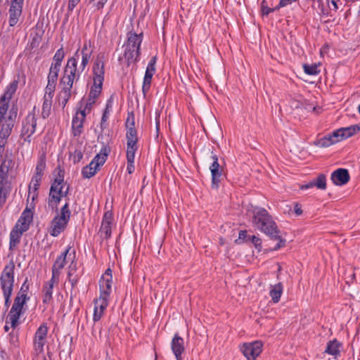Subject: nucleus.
I'll use <instances>...</instances> for the list:
<instances>
[{
  "mask_svg": "<svg viewBox=\"0 0 360 360\" xmlns=\"http://www.w3.org/2000/svg\"><path fill=\"white\" fill-rule=\"evenodd\" d=\"M99 170V168H97L96 165H94V167H90V166H85L82 169V177L84 179H90L94 176Z\"/></svg>",
  "mask_w": 360,
  "mask_h": 360,
  "instance_id": "obj_44",
  "label": "nucleus"
},
{
  "mask_svg": "<svg viewBox=\"0 0 360 360\" xmlns=\"http://www.w3.org/2000/svg\"><path fill=\"white\" fill-rule=\"evenodd\" d=\"M30 290V283L28 281V278L26 277L23 283L22 284L19 292L17 294L16 297H20L21 299L25 300H30V297L28 295V291Z\"/></svg>",
  "mask_w": 360,
  "mask_h": 360,
  "instance_id": "obj_38",
  "label": "nucleus"
},
{
  "mask_svg": "<svg viewBox=\"0 0 360 360\" xmlns=\"http://www.w3.org/2000/svg\"><path fill=\"white\" fill-rule=\"evenodd\" d=\"M77 262L75 260V259L71 262L68 266V271L67 274V278L71 284L72 289L77 287V285L78 283L79 276L77 274Z\"/></svg>",
  "mask_w": 360,
  "mask_h": 360,
  "instance_id": "obj_22",
  "label": "nucleus"
},
{
  "mask_svg": "<svg viewBox=\"0 0 360 360\" xmlns=\"http://www.w3.org/2000/svg\"><path fill=\"white\" fill-rule=\"evenodd\" d=\"M343 139H348L349 137L353 136L360 131V125L359 124H352L347 127H341L340 128Z\"/></svg>",
  "mask_w": 360,
  "mask_h": 360,
  "instance_id": "obj_33",
  "label": "nucleus"
},
{
  "mask_svg": "<svg viewBox=\"0 0 360 360\" xmlns=\"http://www.w3.org/2000/svg\"><path fill=\"white\" fill-rule=\"evenodd\" d=\"M15 263L11 259L6 264L0 276V286L1 290H13L15 282Z\"/></svg>",
  "mask_w": 360,
  "mask_h": 360,
  "instance_id": "obj_6",
  "label": "nucleus"
},
{
  "mask_svg": "<svg viewBox=\"0 0 360 360\" xmlns=\"http://www.w3.org/2000/svg\"><path fill=\"white\" fill-rule=\"evenodd\" d=\"M70 249L71 246H68L65 251H63L60 255L57 257L56 259L55 260L53 264L52 269L60 271V270L65 267L66 264L67 256Z\"/></svg>",
  "mask_w": 360,
  "mask_h": 360,
  "instance_id": "obj_27",
  "label": "nucleus"
},
{
  "mask_svg": "<svg viewBox=\"0 0 360 360\" xmlns=\"http://www.w3.org/2000/svg\"><path fill=\"white\" fill-rule=\"evenodd\" d=\"M113 220V213L112 210L105 212L102 219V224H112Z\"/></svg>",
  "mask_w": 360,
  "mask_h": 360,
  "instance_id": "obj_55",
  "label": "nucleus"
},
{
  "mask_svg": "<svg viewBox=\"0 0 360 360\" xmlns=\"http://www.w3.org/2000/svg\"><path fill=\"white\" fill-rule=\"evenodd\" d=\"M43 25V22L40 23L39 22H38L35 25L36 29L39 30V32H36L34 34L32 33L30 34V40L28 44L30 50H33L39 46L44 34Z\"/></svg>",
  "mask_w": 360,
  "mask_h": 360,
  "instance_id": "obj_21",
  "label": "nucleus"
},
{
  "mask_svg": "<svg viewBox=\"0 0 360 360\" xmlns=\"http://www.w3.org/2000/svg\"><path fill=\"white\" fill-rule=\"evenodd\" d=\"M8 108V101H2V98H0V118L4 120L5 115Z\"/></svg>",
  "mask_w": 360,
  "mask_h": 360,
  "instance_id": "obj_51",
  "label": "nucleus"
},
{
  "mask_svg": "<svg viewBox=\"0 0 360 360\" xmlns=\"http://www.w3.org/2000/svg\"><path fill=\"white\" fill-rule=\"evenodd\" d=\"M155 72L156 71L146 70L142 84V92L144 98H146L147 94L150 89L153 77Z\"/></svg>",
  "mask_w": 360,
  "mask_h": 360,
  "instance_id": "obj_28",
  "label": "nucleus"
},
{
  "mask_svg": "<svg viewBox=\"0 0 360 360\" xmlns=\"http://www.w3.org/2000/svg\"><path fill=\"white\" fill-rule=\"evenodd\" d=\"M335 143V141H333L329 135H326L323 136L322 138H320L315 141L314 142V144L316 146L321 147V148H326L328 146H330Z\"/></svg>",
  "mask_w": 360,
  "mask_h": 360,
  "instance_id": "obj_39",
  "label": "nucleus"
},
{
  "mask_svg": "<svg viewBox=\"0 0 360 360\" xmlns=\"http://www.w3.org/2000/svg\"><path fill=\"white\" fill-rule=\"evenodd\" d=\"M283 290V286L281 282H279L274 285H271L269 295L274 303H277L280 301Z\"/></svg>",
  "mask_w": 360,
  "mask_h": 360,
  "instance_id": "obj_30",
  "label": "nucleus"
},
{
  "mask_svg": "<svg viewBox=\"0 0 360 360\" xmlns=\"http://www.w3.org/2000/svg\"><path fill=\"white\" fill-rule=\"evenodd\" d=\"M108 1V0H89V3H93V6L96 9V10H101L102 9L105 4H106V2Z\"/></svg>",
  "mask_w": 360,
  "mask_h": 360,
  "instance_id": "obj_62",
  "label": "nucleus"
},
{
  "mask_svg": "<svg viewBox=\"0 0 360 360\" xmlns=\"http://www.w3.org/2000/svg\"><path fill=\"white\" fill-rule=\"evenodd\" d=\"M18 108L17 104H13L8 111V115L4 120H8L11 122L15 123L17 115H18Z\"/></svg>",
  "mask_w": 360,
  "mask_h": 360,
  "instance_id": "obj_47",
  "label": "nucleus"
},
{
  "mask_svg": "<svg viewBox=\"0 0 360 360\" xmlns=\"http://www.w3.org/2000/svg\"><path fill=\"white\" fill-rule=\"evenodd\" d=\"M46 341H39L34 340V350L37 354H41L44 352V347Z\"/></svg>",
  "mask_w": 360,
  "mask_h": 360,
  "instance_id": "obj_57",
  "label": "nucleus"
},
{
  "mask_svg": "<svg viewBox=\"0 0 360 360\" xmlns=\"http://www.w3.org/2000/svg\"><path fill=\"white\" fill-rule=\"evenodd\" d=\"M18 83L19 78L18 79H14L6 86L4 94L1 96V98H2V101L7 100L9 101L12 98L18 89Z\"/></svg>",
  "mask_w": 360,
  "mask_h": 360,
  "instance_id": "obj_29",
  "label": "nucleus"
},
{
  "mask_svg": "<svg viewBox=\"0 0 360 360\" xmlns=\"http://www.w3.org/2000/svg\"><path fill=\"white\" fill-rule=\"evenodd\" d=\"M101 232L105 234V238L106 239L110 238L112 233L111 224H104L101 223Z\"/></svg>",
  "mask_w": 360,
  "mask_h": 360,
  "instance_id": "obj_59",
  "label": "nucleus"
},
{
  "mask_svg": "<svg viewBox=\"0 0 360 360\" xmlns=\"http://www.w3.org/2000/svg\"><path fill=\"white\" fill-rule=\"evenodd\" d=\"M92 53H93V50H90L88 48L87 43L85 42L83 45L82 49L81 50L79 49V55L81 54V56H82V61L79 66V72H82L86 69V68L88 65L89 62L90 60Z\"/></svg>",
  "mask_w": 360,
  "mask_h": 360,
  "instance_id": "obj_23",
  "label": "nucleus"
},
{
  "mask_svg": "<svg viewBox=\"0 0 360 360\" xmlns=\"http://www.w3.org/2000/svg\"><path fill=\"white\" fill-rule=\"evenodd\" d=\"M49 328L46 323H43L40 325V326L37 328L34 340H37L39 341H46L47 334H48Z\"/></svg>",
  "mask_w": 360,
  "mask_h": 360,
  "instance_id": "obj_36",
  "label": "nucleus"
},
{
  "mask_svg": "<svg viewBox=\"0 0 360 360\" xmlns=\"http://www.w3.org/2000/svg\"><path fill=\"white\" fill-rule=\"evenodd\" d=\"M94 82L90 89L88 96L91 98V99H96L99 97L102 92L103 85L104 81L96 79H93Z\"/></svg>",
  "mask_w": 360,
  "mask_h": 360,
  "instance_id": "obj_31",
  "label": "nucleus"
},
{
  "mask_svg": "<svg viewBox=\"0 0 360 360\" xmlns=\"http://www.w3.org/2000/svg\"><path fill=\"white\" fill-rule=\"evenodd\" d=\"M72 91L68 90L62 89L59 94V102L60 104L65 108L66 104L68 103L70 98L71 97Z\"/></svg>",
  "mask_w": 360,
  "mask_h": 360,
  "instance_id": "obj_46",
  "label": "nucleus"
},
{
  "mask_svg": "<svg viewBox=\"0 0 360 360\" xmlns=\"http://www.w3.org/2000/svg\"><path fill=\"white\" fill-rule=\"evenodd\" d=\"M342 347V344L337 339H333L328 342L325 352L332 356H339L340 354V349Z\"/></svg>",
  "mask_w": 360,
  "mask_h": 360,
  "instance_id": "obj_25",
  "label": "nucleus"
},
{
  "mask_svg": "<svg viewBox=\"0 0 360 360\" xmlns=\"http://www.w3.org/2000/svg\"><path fill=\"white\" fill-rule=\"evenodd\" d=\"M157 60H158L157 56H153L150 58V60L146 67V70L156 71L155 65H156Z\"/></svg>",
  "mask_w": 360,
  "mask_h": 360,
  "instance_id": "obj_64",
  "label": "nucleus"
},
{
  "mask_svg": "<svg viewBox=\"0 0 360 360\" xmlns=\"http://www.w3.org/2000/svg\"><path fill=\"white\" fill-rule=\"evenodd\" d=\"M25 312L17 311V310H12L11 309L10 311L8 312V314L6 319V324H11V327L13 329H15L21 323L20 321V319L22 315H23Z\"/></svg>",
  "mask_w": 360,
  "mask_h": 360,
  "instance_id": "obj_24",
  "label": "nucleus"
},
{
  "mask_svg": "<svg viewBox=\"0 0 360 360\" xmlns=\"http://www.w3.org/2000/svg\"><path fill=\"white\" fill-rule=\"evenodd\" d=\"M341 134H342V131L340 128L338 129L333 131L332 133L329 134V135L330 136L332 140L333 141H335V143H336L338 142H340V141L344 140L343 138H341V136H342V135H341Z\"/></svg>",
  "mask_w": 360,
  "mask_h": 360,
  "instance_id": "obj_58",
  "label": "nucleus"
},
{
  "mask_svg": "<svg viewBox=\"0 0 360 360\" xmlns=\"http://www.w3.org/2000/svg\"><path fill=\"white\" fill-rule=\"evenodd\" d=\"M79 57V49H78L74 55L69 58L64 68L63 72L76 77V83L78 82L82 72H79V68H77V60Z\"/></svg>",
  "mask_w": 360,
  "mask_h": 360,
  "instance_id": "obj_12",
  "label": "nucleus"
},
{
  "mask_svg": "<svg viewBox=\"0 0 360 360\" xmlns=\"http://www.w3.org/2000/svg\"><path fill=\"white\" fill-rule=\"evenodd\" d=\"M136 152H127V170L129 174L134 172V158Z\"/></svg>",
  "mask_w": 360,
  "mask_h": 360,
  "instance_id": "obj_45",
  "label": "nucleus"
},
{
  "mask_svg": "<svg viewBox=\"0 0 360 360\" xmlns=\"http://www.w3.org/2000/svg\"><path fill=\"white\" fill-rule=\"evenodd\" d=\"M56 212V215L62 217L63 219H65L70 221L71 217V210L70 209L69 202L65 201V203L61 207L60 210H58V212Z\"/></svg>",
  "mask_w": 360,
  "mask_h": 360,
  "instance_id": "obj_41",
  "label": "nucleus"
},
{
  "mask_svg": "<svg viewBox=\"0 0 360 360\" xmlns=\"http://www.w3.org/2000/svg\"><path fill=\"white\" fill-rule=\"evenodd\" d=\"M60 274V271L58 270L52 269V276L50 281L46 282V283H51L52 285H54L55 283H58L59 281V276Z\"/></svg>",
  "mask_w": 360,
  "mask_h": 360,
  "instance_id": "obj_61",
  "label": "nucleus"
},
{
  "mask_svg": "<svg viewBox=\"0 0 360 360\" xmlns=\"http://www.w3.org/2000/svg\"><path fill=\"white\" fill-rule=\"evenodd\" d=\"M252 223L257 229L264 233L270 240L277 241L273 248L264 249V253L277 251L285 247L286 240L283 237L282 231L265 208L255 207L252 212Z\"/></svg>",
  "mask_w": 360,
  "mask_h": 360,
  "instance_id": "obj_1",
  "label": "nucleus"
},
{
  "mask_svg": "<svg viewBox=\"0 0 360 360\" xmlns=\"http://www.w3.org/2000/svg\"><path fill=\"white\" fill-rule=\"evenodd\" d=\"M326 176L324 174H319L316 178L314 179L307 184L300 186V189L306 190L313 187H316L320 190L326 189Z\"/></svg>",
  "mask_w": 360,
  "mask_h": 360,
  "instance_id": "obj_20",
  "label": "nucleus"
},
{
  "mask_svg": "<svg viewBox=\"0 0 360 360\" xmlns=\"http://www.w3.org/2000/svg\"><path fill=\"white\" fill-rule=\"evenodd\" d=\"M64 188V185L51 184L48 196V206L52 210L58 212V206L62 200V188Z\"/></svg>",
  "mask_w": 360,
  "mask_h": 360,
  "instance_id": "obj_10",
  "label": "nucleus"
},
{
  "mask_svg": "<svg viewBox=\"0 0 360 360\" xmlns=\"http://www.w3.org/2000/svg\"><path fill=\"white\" fill-rule=\"evenodd\" d=\"M127 41L124 44L123 48L124 54L123 57L120 56L118 61L121 63L124 58V63L127 67H129L132 63H137L141 58V44L143 41V32L136 34L134 32L130 31L127 33Z\"/></svg>",
  "mask_w": 360,
  "mask_h": 360,
  "instance_id": "obj_2",
  "label": "nucleus"
},
{
  "mask_svg": "<svg viewBox=\"0 0 360 360\" xmlns=\"http://www.w3.org/2000/svg\"><path fill=\"white\" fill-rule=\"evenodd\" d=\"M37 128V118L34 110L30 112L22 122V129L20 136L24 141L30 143L31 136L35 132Z\"/></svg>",
  "mask_w": 360,
  "mask_h": 360,
  "instance_id": "obj_7",
  "label": "nucleus"
},
{
  "mask_svg": "<svg viewBox=\"0 0 360 360\" xmlns=\"http://www.w3.org/2000/svg\"><path fill=\"white\" fill-rule=\"evenodd\" d=\"M210 170L211 172L212 178L211 188L217 191L223 179V168L220 166V165L214 164V165L210 166Z\"/></svg>",
  "mask_w": 360,
  "mask_h": 360,
  "instance_id": "obj_16",
  "label": "nucleus"
},
{
  "mask_svg": "<svg viewBox=\"0 0 360 360\" xmlns=\"http://www.w3.org/2000/svg\"><path fill=\"white\" fill-rule=\"evenodd\" d=\"M46 169V158L44 155L41 156L37 163L36 165V171L44 173V169Z\"/></svg>",
  "mask_w": 360,
  "mask_h": 360,
  "instance_id": "obj_54",
  "label": "nucleus"
},
{
  "mask_svg": "<svg viewBox=\"0 0 360 360\" xmlns=\"http://www.w3.org/2000/svg\"><path fill=\"white\" fill-rule=\"evenodd\" d=\"M53 285L51 283H44L43 285L42 302L48 304L53 300Z\"/></svg>",
  "mask_w": 360,
  "mask_h": 360,
  "instance_id": "obj_34",
  "label": "nucleus"
},
{
  "mask_svg": "<svg viewBox=\"0 0 360 360\" xmlns=\"http://www.w3.org/2000/svg\"><path fill=\"white\" fill-rule=\"evenodd\" d=\"M270 13H272V8H269L268 6V4L266 0H262L261 2L262 15H268Z\"/></svg>",
  "mask_w": 360,
  "mask_h": 360,
  "instance_id": "obj_60",
  "label": "nucleus"
},
{
  "mask_svg": "<svg viewBox=\"0 0 360 360\" xmlns=\"http://www.w3.org/2000/svg\"><path fill=\"white\" fill-rule=\"evenodd\" d=\"M319 65L320 63H314L311 65L304 63L303 64V70L304 73L308 75H317L320 72V70L319 69Z\"/></svg>",
  "mask_w": 360,
  "mask_h": 360,
  "instance_id": "obj_43",
  "label": "nucleus"
},
{
  "mask_svg": "<svg viewBox=\"0 0 360 360\" xmlns=\"http://www.w3.org/2000/svg\"><path fill=\"white\" fill-rule=\"evenodd\" d=\"M22 4H15L14 2H11L10 8L8 10V24L10 27H14L18 22L22 12Z\"/></svg>",
  "mask_w": 360,
  "mask_h": 360,
  "instance_id": "obj_18",
  "label": "nucleus"
},
{
  "mask_svg": "<svg viewBox=\"0 0 360 360\" xmlns=\"http://www.w3.org/2000/svg\"><path fill=\"white\" fill-rule=\"evenodd\" d=\"M43 175H44V173L39 172L35 170V173L33 175V176L32 177L31 184H33L34 192H37V193L33 195L32 200H34V198L37 197L38 190L39 188L40 183H41Z\"/></svg>",
  "mask_w": 360,
  "mask_h": 360,
  "instance_id": "obj_37",
  "label": "nucleus"
},
{
  "mask_svg": "<svg viewBox=\"0 0 360 360\" xmlns=\"http://www.w3.org/2000/svg\"><path fill=\"white\" fill-rule=\"evenodd\" d=\"M12 163V159L6 160V158H4L0 165V205L6 202L11 191L10 187H7L6 184H8V172Z\"/></svg>",
  "mask_w": 360,
  "mask_h": 360,
  "instance_id": "obj_5",
  "label": "nucleus"
},
{
  "mask_svg": "<svg viewBox=\"0 0 360 360\" xmlns=\"http://www.w3.org/2000/svg\"><path fill=\"white\" fill-rule=\"evenodd\" d=\"M2 293L4 297V306L6 309H8L10 304H11V297L13 294V290H2Z\"/></svg>",
  "mask_w": 360,
  "mask_h": 360,
  "instance_id": "obj_56",
  "label": "nucleus"
},
{
  "mask_svg": "<svg viewBox=\"0 0 360 360\" xmlns=\"http://www.w3.org/2000/svg\"><path fill=\"white\" fill-rule=\"evenodd\" d=\"M84 122H79L77 124L72 123V133L73 136H79L82 132Z\"/></svg>",
  "mask_w": 360,
  "mask_h": 360,
  "instance_id": "obj_50",
  "label": "nucleus"
},
{
  "mask_svg": "<svg viewBox=\"0 0 360 360\" xmlns=\"http://www.w3.org/2000/svg\"><path fill=\"white\" fill-rule=\"evenodd\" d=\"M52 105V98H48L44 97V101L42 105L41 116L44 119L49 117L51 113V109Z\"/></svg>",
  "mask_w": 360,
  "mask_h": 360,
  "instance_id": "obj_42",
  "label": "nucleus"
},
{
  "mask_svg": "<svg viewBox=\"0 0 360 360\" xmlns=\"http://www.w3.org/2000/svg\"><path fill=\"white\" fill-rule=\"evenodd\" d=\"M108 305V299L99 297V298L94 300V309L93 320L94 322L98 321L103 314L104 310Z\"/></svg>",
  "mask_w": 360,
  "mask_h": 360,
  "instance_id": "obj_17",
  "label": "nucleus"
},
{
  "mask_svg": "<svg viewBox=\"0 0 360 360\" xmlns=\"http://www.w3.org/2000/svg\"><path fill=\"white\" fill-rule=\"evenodd\" d=\"M263 343L262 341L244 343L240 351L248 360H255L262 352Z\"/></svg>",
  "mask_w": 360,
  "mask_h": 360,
  "instance_id": "obj_8",
  "label": "nucleus"
},
{
  "mask_svg": "<svg viewBox=\"0 0 360 360\" xmlns=\"http://www.w3.org/2000/svg\"><path fill=\"white\" fill-rule=\"evenodd\" d=\"M112 275L110 268H108L99 281V297L109 299L112 291Z\"/></svg>",
  "mask_w": 360,
  "mask_h": 360,
  "instance_id": "obj_11",
  "label": "nucleus"
},
{
  "mask_svg": "<svg viewBox=\"0 0 360 360\" xmlns=\"http://www.w3.org/2000/svg\"><path fill=\"white\" fill-rule=\"evenodd\" d=\"M127 152H136L138 150V132L135 128V117L133 111L128 112L125 122Z\"/></svg>",
  "mask_w": 360,
  "mask_h": 360,
  "instance_id": "obj_4",
  "label": "nucleus"
},
{
  "mask_svg": "<svg viewBox=\"0 0 360 360\" xmlns=\"http://www.w3.org/2000/svg\"><path fill=\"white\" fill-rule=\"evenodd\" d=\"M56 85L54 84L47 83V85L45 88V94L44 97L53 98L56 90Z\"/></svg>",
  "mask_w": 360,
  "mask_h": 360,
  "instance_id": "obj_52",
  "label": "nucleus"
},
{
  "mask_svg": "<svg viewBox=\"0 0 360 360\" xmlns=\"http://www.w3.org/2000/svg\"><path fill=\"white\" fill-rule=\"evenodd\" d=\"M330 179L335 185L343 186L349 182L350 176L348 169L338 168L331 174Z\"/></svg>",
  "mask_w": 360,
  "mask_h": 360,
  "instance_id": "obj_15",
  "label": "nucleus"
},
{
  "mask_svg": "<svg viewBox=\"0 0 360 360\" xmlns=\"http://www.w3.org/2000/svg\"><path fill=\"white\" fill-rule=\"evenodd\" d=\"M102 148L99 152V153L96 154L95 157L93 158V162H95V165L97 168L101 167V166L103 165L109 154L111 152V148L109 146V143L101 142Z\"/></svg>",
  "mask_w": 360,
  "mask_h": 360,
  "instance_id": "obj_19",
  "label": "nucleus"
},
{
  "mask_svg": "<svg viewBox=\"0 0 360 360\" xmlns=\"http://www.w3.org/2000/svg\"><path fill=\"white\" fill-rule=\"evenodd\" d=\"M171 349L176 360H183L182 354L186 350L184 340L177 333L172 339Z\"/></svg>",
  "mask_w": 360,
  "mask_h": 360,
  "instance_id": "obj_13",
  "label": "nucleus"
},
{
  "mask_svg": "<svg viewBox=\"0 0 360 360\" xmlns=\"http://www.w3.org/2000/svg\"><path fill=\"white\" fill-rule=\"evenodd\" d=\"M110 113L106 111H103L101 120L100 123V128L101 129V132H103L104 129H105L108 127V120L109 118Z\"/></svg>",
  "mask_w": 360,
  "mask_h": 360,
  "instance_id": "obj_53",
  "label": "nucleus"
},
{
  "mask_svg": "<svg viewBox=\"0 0 360 360\" xmlns=\"http://www.w3.org/2000/svg\"><path fill=\"white\" fill-rule=\"evenodd\" d=\"M248 242H250L253 244L255 248L258 250V252H261L262 249V240L260 238L252 235L248 236Z\"/></svg>",
  "mask_w": 360,
  "mask_h": 360,
  "instance_id": "obj_49",
  "label": "nucleus"
},
{
  "mask_svg": "<svg viewBox=\"0 0 360 360\" xmlns=\"http://www.w3.org/2000/svg\"><path fill=\"white\" fill-rule=\"evenodd\" d=\"M65 56V51L63 47L58 49L53 56L52 63L61 65L62 61L63 60Z\"/></svg>",
  "mask_w": 360,
  "mask_h": 360,
  "instance_id": "obj_48",
  "label": "nucleus"
},
{
  "mask_svg": "<svg viewBox=\"0 0 360 360\" xmlns=\"http://www.w3.org/2000/svg\"><path fill=\"white\" fill-rule=\"evenodd\" d=\"M83 158V153L80 150L75 149L72 154V160L73 162L78 163Z\"/></svg>",
  "mask_w": 360,
  "mask_h": 360,
  "instance_id": "obj_63",
  "label": "nucleus"
},
{
  "mask_svg": "<svg viewBox=\"0 0 360 360\" xmlns=\"http://www.w3.org/2000/svg\"><path fill=\"white\" fill-rule=\"evenodd\" d=\"M53 175L55 176V178L52 181L51 184L65 186L66 183L64 181L65 170L60 167V165H58L55 168L53 171Z\"/></svg>",
  "mask_w": 360,
  "mask_h": 360,
  "instance_id": "obj_35",
  "label": "nucleus"
},
{
  "mask_svg": "<svg viewBox=\"0 0 360 360\" xmlns=\"http://www.w3.org/2000/svg\"><path fill=\"white\" fill-rule=\"evenodd\" d=\"M105 53L100 52L97 54L96 57L94 59L92 65V75L93 79L97 81H104L105 79Z\"/></svg>",
  "mask_w": 360,
  "mask_h": 360,
  "instance_id": "obj_9",
  "label": "nucleus"
},
{
  "mask_svg": "<svg viewBox=\"0 0 360 360\" xmlns=\"http://www.w3.org/2000/svg\"><path fill=\"white\" fill-rule=\"evenodd\" d=\"M68 223L67 219L56 215L51 222L50 235L53 237L58 236L66 229Z\"/></svg>",
  "mask_w": 360,
  "mask_h": 360,
  "instance_id": "obj_14",
  "label": "nucleus"
},
{
  "mask_svg": "<svg viewBox=\"0 0 360 360\" xmlns=\"http://www.w3.org/2000/svg\"><path fill=\"white\" fill-rule=\"evenodd\" d=\"M15 124L8 120H4L0 130V140L7 144V139L12 133L13 128Z\"/></svg>",
  "mask_w": 360,
  "mask_h": 360,
  "instance_id": "obj_26",
  "label": "nucleus"
},
{
  "mask_svg": "<svg viewBox=\"0 0 360 360\" xmlns=\"http://www.w3.org/2000/svg\"><path fill=\"white\" fill-rule=\"evenodd\" d=\"M76 82V77L63 72L62 77L60 79V84L63 85L64 90L72 91L74 82Z\"/></svg>",
  "mask_w": 360,
  "mask_h": 360,
  "instance_id": "obj_32",
  "label": "nucleus"
},
{
  "mask_svg": "<svg viewBox=\"0 0 360 360\" xmlns=\"http://www.w3.org/2000/svg\"><path fill=\"white\" fill-rule=\"evenodd\" d=\"M33 219V212L26 207L10 233L9 250H14L20 242L22 233L27 231Z\"/></svg>",
  "mask_w": 360,
  "mask_h": 360,
  "instance_id": "obj_3",
  "label": "nucleus"
},
{
  "mask_svg": "<svg viewBox=\"0 0 360 360\" xmlns=\"http://www.w3.org/2000/svg\"><path fill=\"white\" fill-rule=\"evenodd\" d=\"M27 302L28 300L21 299L20 297H15L11 309L25 312Z\"/></svg>",
  "mask_w": 360,
  "mask_h": 360,
  "instance_id": "obj_40",
  "label": "nucleus"
}]
</instances>
